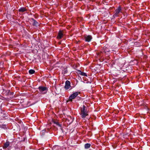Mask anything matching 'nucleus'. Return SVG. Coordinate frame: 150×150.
I'll return each mask as SVG.
<instances>
[{
	"label": "nucleus",
	"instance_id": "nucleus-2",
	"mask_svg": "<svg viewBox=\"0 0 150 150\" xmlns=\"http://www.w3.org/2000/svg\"><path fill=\"white\" fill-rule=\"evenodd\" d=\"M80 93V92L79 91L73 93L69 96V100L71 102Z\"/></svg>",
	"mask_w": 150,
	"mask_h": 150
},
{
	"label": "nucleus",
	"instance_id": "nucleus-9",
	"mask_svg": "<svg viewBox=\"0 0 150 150\" xmlns=\"http://www.w3.org/2000/svg\"><path fill=\"white\" fill-rule=\"evenodd\" d=\"M52 122L53 123L56 124L57 126L60 127H61V125L59 124V123L58 122V121L57 120L55 119H53L52 120Z\"/></svg>",
	"mask_w": 150,
	"mask_h": 150
},
{
	"label": "nucleus",
	"instance_id": "nucleus-14",
	"mask_svg": "<svg viewBox=\"0 0 150 150\" xmlns=\"http://www.w3.org/2000/svg\"><path fill=\"white\" fill-rule=\"evenodd\" d=\"M35 71L33 69H30L29 71V73L30 74H33L35 73Z\"/></svg>",
	"mask_w": 150,
	"mask_h": 150
},
{
	"label": "nucleus",
	"instance_id": "nucleus-15",
	"mask_svg": "<svg viewBox=\"0 0 150 150\" xmlns=\"http://www.w3.org/2000/svg\"><path fill=\"white\" fill-rule=\"evenodd\" d=\"M106 48V47H104L103 49L105 53H106V52H109L110 51V50L108 49V50H105V49Z\"/></svg>",
	"mask_w": 150,
	"mask_h": 150
},
{
	"label": "nucleus",
	"instance_id": "nucleus-4",
	"mask_svg": "<svg viewBox=\"0 0 150 150\" xmlns=\"http://www.w3.org/2000/svg\"><path fill=\"white\" fill-rule=\"evenodd\" d=\"M38 89L41 93L42 94H45L47 92V88L46 87L40 86L39 87Z\"/></svg>",
	"mask_w": 150,
	"mask_h": 150
},
{
	"label": "nucleus",
	"instance_id": "nucleus-7",
	"mask_svg": "<svg viewBox=\"0 0 150 150\" xmlns=\"http://www.w3.org/2000/svg\"><path fill=\"white\" fill-rule=\"evenodd\" d=\"M84 38L85 41L87 42H90L92 39V36L90 35H85L84 36Z\"/></svg>",
	"mask_w": 150,
	"mask_h": 150
},
{
	"label": "nucleus",
	"instance_id": "nucleus-16",
	"mask_svg": "<svg viewBox=\"0 0 150 150\" xmlns=\"http://www.w3.org/2000/svg\"><path fill=\"white\" fill-rule=\"evenodd\" d=\"M67 70H65V71H64V73H64V74H66V73H67Z\"/></svg>",
	"mask_w": 150,
	"mask_h": 150
},
{
	"label": "nucleus",
	"instance_id": "nucleus-10",
	"mask_svg": "<svg viewBox=\"0 0 150 150\" xmlns=\"http://www.w3.org/2000/svg\"><path fill=\"white\" fill-rule=\"evenodd\" d=\"M27 11L26 9L24 7H21L19 10V12H24Z\"/></svg>",
	"mask_w": 150,
	"mask_h": 150
},
{
	"label": "nucleus",
	"instance_id": "nucleus-3",
	"mask_svg": "<svg viewBox=\"0 0 150 150\" xmlns=\"http://www.w3.org/2000/svg\"><path fill=\"white\" fill-rule=\"evenodd\" d=\"M115 13L113 15L114 16L117 17L119 16L120 13H122V8L120 6H118L117 8L115 10Z\"/></svg>",
	"mask_w": 150,
	"mask_h": 150
},
{
	"label": "nucleus",
	"instance_id": "nucleus-6",
	"mask_svg": "<svg viewBox=\"0 0 150 150\" xmlns=\"http://www.w3.org/2000/svg\"><path fill=\"white\" fill-rule=\"evenodd\" d=\"M63 36V31L62 30H60L58 32L57 38L58 39H60L62 38Z\"/></svg>",
	"mask_w": 150,
	"mask_h": 150
},
{
	"label": "nucleus",
	"instance_id": "nucleus-12",
	"mask_svg": "<svg viewBox=\"0 0 150 150\" xmlns=\"http://www.w3.org/2000/svg\"><path fill=\"white\" fill-rule=\"evenodd\" d=\"M91 146V144L89 143H86L84 145L85 148L86 149H88Z\"/></svg>",
	"mask_w": 150,
	"mask_h": 150
},
{
	"label": "nucleus",
	"instance_id": "nucleus-8",
	"mask_svg": "<svg viewBox=\"0 0 150 150\" xmlns=\"http://www.w3.org/2000/svg\"><path fill=\"white\" fill-rule=\"evenodd\" d=\"M10 145V142L8 141H6V142L4 144L3 146V148L4 149H6Z\"/></svg>",
	"mask_w": 150,
	"mask_h": 150
},
{
	"label": "nucleus",
	"instance_id": "nucleus-5",
	"mask_svg": "<svg viewBox=\"0 0 150 150\" xmlns=\"http://www.w3.org/2000/svg\"><path fill=\"white\" fill-rule=\"evenodd\" d=\"M70 84V82L68 80H67L65 82V84L64 86L66 90L69 89L71 87Z\"/></svg>",
	"mask_w": 150,
	"mask_h": 150
},
{
	"label": "nucleus",
	"instance_id": "nucleus-11",
	"mask_svg": "<svg viewBox=\"0 0 150 150\" xmlns=\"http://www.w3.org/2000/svg\"><path fill=\"white\" fill-rule=\"evenodd\" d=\"M32 20L33 21V25L37 26L38 25V23L34 19L32 18Z\"/></svg>",
	"mask_w": 150,
	"mask_h": 150
},
{
	"label": "nucleus",
	"instance_id": "nucleus-1",
	"mask_svg": "<svg viewBox=\"0 0 150 150\" xmlns=\"http://www.w3.org/2000/svg\"><path fill=\"white\" fill-rule=\"evenodd\" d=\"M88 110L85 105H83V107L81 108L80 115L82 118H84L88 115Z\"/></svg>",
	"mask_w": 150,
	"mask_h": 150
},
{
	"label": "nucleus",
	"instance_id": "nucleus-13",
	"mask_svg": "<svg viewBox=\"0 0 150 150\" xmlns=\"http://www.w3.org/2000/svg\"><path fill=\"white\" fill-rule=\"evenodd\" d=\"M79 71V74L80 75H81L82 76H87V75L86 73L81 72V71Z\"/></svg>",
	"mask_w": 150,
	"mask_h": 150
}]
</instances>
